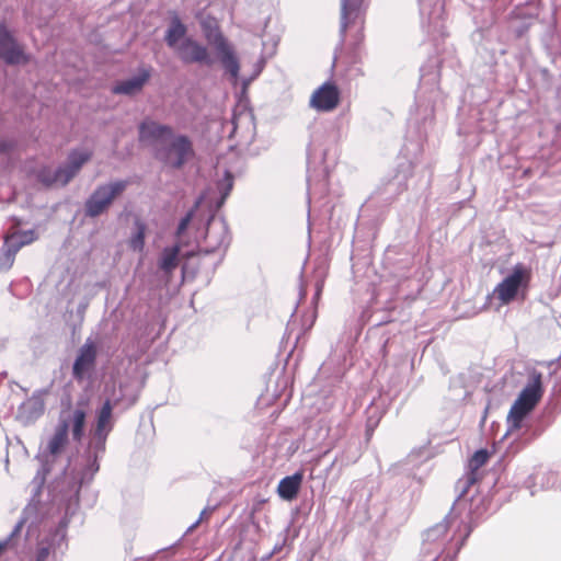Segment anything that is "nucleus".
I'll return each instance as SVG.
<instances>
[{
    "label": "nucleus",
    "instance_id": "1",
    "mask_svg": "<svg viewBox=\"0 0 561 561\" xmlns=\"http://www.w3.org/2000/svg\"><path fill=\"white\" fill-rule=\"evenodd\" d=\"M89 405L90 399L81 397L68 415H65V412L61 413L58 424L46 444V451L51 457L56 458L66 450L69 444V431H71L73 440L78 443L82 440Z\"/></svg>",
    "mask_w": 561,
    "mask_h": 561
},
{
    "label": "nucleus",
    "instance_id": "2",
    "mask_svg": "<svg viewBox=\"0 0 561 561\" xmlns=\"http://www.w3.org/2000/svg\"><path fill=\"white\" fill-rule=\"evenodd\" d=\"M198 19L205 38L214 46L222 67L237 80L240 71L239 59L232 45L221 33L218 20L209 14H199Z\"/></svg>",
    "mask_w": 561,
    "mask_h": 561
},
{
    "label": "nucleus",
    "instance_id": "3",
    "mask_svg": "<svg viewBox=\"0 0 561 561\" xmlns=\"http://www.w3.org/2000/svg\"><path fill=\"white\" fill-rule=\"evenodd\" d=\"M531 268L518 263L511 274L504 277L493 289V297L500 306H507L518 298L519 293L524 298L531 280Z\"/></svg>",
    "mask_w": 561,
    "mask_h": 561
},
{
    "label": "nucleus",
    "instance_id": "4",
    "mask_svg": "<svg viewBox=\"0 0 561 561\" xmlns=\"http://www.w3.org/2000/svg\"><path fill=\"white\" fill-rule=\"evenodd\" d=\"M127 185V181L121 180L98 186L85 201V216L94 218L105 213L114 199L126 190Z\"/></svg>",
    "mask_w": 561,
    "mask_h": 561
},
{
    "label": "nucleus",
    "instance_id": "5",
    "mask_svg": "<svg viewBox=\"0 0 561 561\" xmlns=\"http://www.w3.org/2000/svg\"><path fill=\"white\" fill-rule=\"evenodd\" d=\"M0 59L7 65H26L30 61V55L24 50L7 25L0 22Z\"/></svg>",
    "mask_w": 561,
    "mask_h": 561
},
{
    "label": "nucleus",
    "instance_id": "6",
    "mask_svg": "<svg viewBox=\"0 0 561 561\" xmlns=\"http://www.w3.org/2000/svg\"><path fill=\"white\" fill-rule=\"evenodd\" d=\"M341 101V93L333 82H324L311 94L309 105L318 112H331Z\"/></svg>",
    "mask_w": 561,
    "mask_h": 561
},
{
    "label": "nucleus",
    "instance_id": "7",
    "mask_svg": "<svg viewBox=\"0 0 561 561\" xmlns=\"http://www.w3.org/2000/svg\"><path fill=\"white\" fill-rule=\"evenodd\" d=\"M96 356V345L91 341H87L79 348L78 355L72 366V376L77 381H82L87 375L94 370Z\"/></svg>",
    "mask_w": 561,
    "mask_h": 561
},
{
    "label": "nucleus",
    "instance_id": "8",
    "mask_svg": "<svg viewBox=\"0 0 561 561\" xmlns=\"http://www.w3.org/2000/svg\"><path fill=\"white\" fill-rule=\"evenodd\" d=\"M194 156L192 141L186 136H178L167 150L165 164L180 169Z\"/></svg>",
    "mask_w": 561,
    "mask_h": 561
},
{
    "label": "nucleus",
    "instance_id": "9",
    "mask_svg": "<svg viewBox=\"0 0 561 561\" xmlns=\"http://www.w3.org/2000/svg\"><path fill=\"white\" fill-rule=\"evenodd\" d=\"M184 64H210L208 49L193 38H184L174 51Z\"/></svg>",
    "mask_w": 561,
    "mask_h": 561
},
{
    "label": "nucleus",
    "instance_id": "10",
    "mask_svg": "<svg viewBox=\"0 0 561 561\" xmlns=\"http://www.w3.org/2000/svg\"><path fill=\"white\" fill-rule=\"evenodd\" d=\"M542 394V374L540 371L533 370L529 373L527 385L522 390L516 401H518L520 405H525L527 409L533 410L541 399Z\"/></svg>",
    "mask_w": 561,
    "mask_h": 561
},
{
    "label": "nucleus",
    "instance_id": "11",
    "mask_svg": "<svg viewBox=\"0 0 561 561\" xmlns=\"http://www.w3.org/2000/svg\"><path fill=\"white\" fill-rule=\"evenodd\" d=\"M542 394V374L540 371L533 370L529 373L527 385L522 390L516 401H518L520 405H525L527 409L533 410L541 399Z\"/></svg>",
    "mask_w": 561,
    "mask_h": 561
},
{
    "label": "nucleus",
    "instance_id": "12",
    "mask_svg": "<svg viewBox=\"0 0 561 561\" xmlns=\"http://www.w3.org/2000/svg\"><path fill=\"white\" fill-rule=\"evenodd\" d=\"M172 136V128L153 122L151 119L144 121L139 126V139L147 144H158L167 140Z\"/></svg>",
    "mask_w": 561,
    "mask_h": 561
},
{
    "label": "nucleus",
    "instance_id": "13",
    "mask_svg": "<svg viewBox=\"0 0 561 561\" xmlns=\"http://www.w3.org/2000/svg\"><path fill=\"white\" fill-rule=\"evenodd\" d=\"M149 78H150V70L142 69L138 73V76L116 83L113 87L112 91L115 94H127V95L136 94L139 91H141V89L144 88L145 83L149 80Z\"/></svg>",
    "mask_w": 561,
    "mask_h": 561
},
{
    "label": "nucleus",
    "instance_id": "14",
    "mask_svg": "<svg viewBox=\"0 0 561 561\" xmlns=\"http://www.w3.org/2000/svg\"><path fill=\"white\" fill-rule=\"evenodd\" d=\"M304 480L302 471L283 478L277 485V494L285 501H293L297 497Z\"/></svg>",
    "mask_w": 561,
    "mask_h": 561
},
{
    "label": "nucleus",
    "instance_id": "15",
    "mask_svg": "<svg viewBox=\"0 0 561 561\" xmlns=\"http://www.w3.org/2000/svg\"><path fill=\"white\" fill-rule=\"evenodd\" d=\"M92 157L90 150H72L68 156V164L62 167L65 171L64 181L70 182L80 171L84 163Z\"/></svg>",
    "mask_w": 561,
    "mask_h": 561
},
{
    "label": "nucleus",
    "instance_id": "16",
    "mask_svg": "<svg viewBox=\"0 0 561 561\" xmlns=\"http://www.w3.org/2000/svg\"><path fill=\"white\" fill-rule=\"evenodd\" d=\"M186 33V25L180 20L179 16L175 15L171 20L170 25L165 32L164 41L167 45L175 51L179 48L181 42L184 41V38H187Z\"/></svg>",
    "mask_w": 561,
    "mask_h": 561
},
{
    "label": "nucleus",
    "instance_id": "17",
    "mask_svg": "<svg viewBox=\"0 0 561 561\" xmlns=\"http://www.w3.org/2000/svg\"><path fill=\"white\" fill-rule=\"evenodd\" d=\"M65 175L66 174L62 167H59L56 170L45 167L38 171L37 179L42 184H44L47 187L56 185L65 186L69 183L64 181Z\"/></svg>",
    "mask_w": 561,
    "mask_h": 561
},
{
    "label": "nucleus",
    "instance_id": "18",
    "mask_svg": "<svg viewBox=\"0 0 561 561\" xmlns=\"http://www.w3.org/2000/svg\"><path fill=\"white\" fill-rule=\"evenodd\" d=\"M180 251L179 244L165 248L162 251L159 267L165 273H172L178 267Z\"/></svg>",
    "mask_w": 561,
    "mask_h": 561
},
{
    "label": "nucleus",
    "instance_id": "19",
    "mask_svg": "<svg viewBox=\"0 0 561 561\" xmlns=\"http://www.w3.org/2000/svg\"><path fill=\"white\" fill-rule=\"evenodd\" d=\"M360 3L357 0H342V32L359 16Z\"/></svg>",
    "mask_w": 561,
    "mask_h": 561
},
{
    "label": "nucleus",
    "instance_id": "20",
    "mask_svg": "<svg viewBox=\"0 0 561 561\" xmlns=\"http://www.w3.org/2000/svg\"><path fill=\"white\" fill-rule=\"evenodd\" d=\"M113 407L110 400H106L98 413L95 435H106L111 430Z\"/></svg>",
    "mask_w": 561,
    "mask_h": 561
},
{
    "label": "nucleus",
    "instance_id": "21",
    "mask_svg": "<svg viewBox=\"0 0 561 561\" xmlns=\"http://www.w3.org/2000/svg\"><path fill=\"white\" fill-rule=\"evenodd\" d=\"M531 410L525 405H520L518 401H515L508 412L507 422L510 424V432L517 431L522 427L523 420Z\"/></svg>",
    "mask_w": 561,
    "mask_h": 561
},
{
    "label": "nucleus",
    "instance_id": "22",
    "mask_svg": "<svg viewBox=\"0 0 561 561\" xmlns=\"http://www.w3.org/2000/svg\"><path fill=\"white\" fill-rule=\"evenodd\" d=\"M37 239L34 230L15 231L5 238V243H11L18 251L31 244Z\"/></svg>",
    "mask_w": 561,
    "mask_h": 561
},
{
    "label": "nucleus",
    "instance_id": "23",
    "mask_svg": "<svg viewBox=\"0 0 561 561\" xmlns=\"http://www.w3.org/2000/svg\"><path fill=\"white\" fill-rule=\"evenodd\" d=\"M490 454L486 449H479L472 455L469 460V483H473L476 481L477 471L488 462Z\"/></svg>",
    "mask_w": 561,
    "mask_h": 561
},
{
    "label": "nucleus",
    "instance_id": "24",
    "mask_svg": "<svg viewBox=\"0 0 561 561\" xmlns=\"http://www.w3.org/2000/svg\"><path fill=\"white\" fill-rule=\"evenodd\" d=\"M135 226L136 232L131 236L128 243L131 250L141 252L145 248L146 225L140 220H136Z\"/></svg>",
    "mask_w": 561,
    "mask_h": 561
},
{
    "label": "nucleus",
    "instance_id": "25",
    "mask_svg": "<svg viewBox=\"0 0 561 561\" xmlns=\"http://www.w3.org/2000/svg\"><path fill=\"white\" fill-rule=\"evenodd\" d=\"M19 251L11 244L5 243L0 252V271H9L15 260V255Z\"/></svg>",
    "mask_w": 561,
    "mask_h": 561
},
{
    "label": "nucleus",
    "instance_id": "26",
    "mask_svg": "<svg viewBox=\"0 0 561 561\" xmlns=\"http://www.w3.org/2000/svg\"><path fill=\"white\" fill-rule=\"evenodd\" d=\"M51 554L50 545L41 543L36 550L35 561H49Z\"/></svg>",
    "mask_w": 561,
    "mask_h": 561
},
{
    "label": "nucleus",
    "instance_id": "27",
    "mask_svg": "<svg viewBox=\"0 0 561 561\" xmlns=\"http://www.w3.org/2000/svg\"><path fill=\"white\" fill-rule=\"evenodd\" d=\"M191 219H192L191 213L181 219V221L178 226V230H176L178 236H181L186 230V228L188 227V225L191 222Z\"/></svg>",
    "mask_w": 561,
    "mask_h": 561
},
{
    "label": "nucleus",
    "instance_id": "28",
    "mask_svg": "<svg viewBox=\"0 0 561 561\" xmlns=\"http://www.w3.org/2000/svg\"><path fill=\"white\" fill-rule=\"evenodd\" d=\"M14 144L11 140L0 141V152H9L13 149Z\"/></svg>",
    "mask_w": 561,
    "mask_h": 561
},
{
    "label": "nucleus",
    "instance_id": "29",
    "mask_svg": "<svg viewBox=\"0 0 561 561\" xmlns=\"http://www.w3.org/2000/svg\"><path fill=\"white\" fill-rule=\"evenodd\" d=\"M208 516H209V513L206 510H204L201 513L198 520L193 525V527H196L204 518H207Z\"/></svg>",
    "mask_w": 561,
    "mask_h": 561
},
{
    "label": "nucleus",
    "instance_id": "30",
    "mask_svg": "<svg viewBox=\"0 0 561 561\" xmlns=\"http://www.w3.org/2000/svg\"><path fill=\"white\" fill-rule=\"evenodd\" d=\"M9 540H0V556L7 550Z\"/></svg>",
    "mask_w": 561,
    "mask_h": 561
},
{
    "label": "nucleus",
    "instance_id": "31",
    "mask_svg": "<svg viewBox=\"0 0 561 561\" xmlns=\"http://www.w3.org/2000/svg\"><path fill=\"white\" fill-rule=\"evenodd\" d=\"M226 178H227V180H228V191H229V190H231V187H232V181H233V179H232V175H231L230 173H227V174H226Z\"/></svg>",
    "mask_w": 561,
    "mask_h": 561
}]
</instances>
